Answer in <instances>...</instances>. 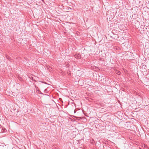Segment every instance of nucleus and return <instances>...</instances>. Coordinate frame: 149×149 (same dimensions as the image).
I'll list each match as a JSON object with an SVG mask.
<instances>
[{"mask_svg":"<svg viewBox=\"0 0 149 149\" xmlns=\"http://www.w3.org/2000/svg\"><path fill=\"white\" fill-rule=\"evenodd\" d=\"M74 56L77 58H81V55L80 54H77L74 55Z\"/></svg>","mask_w":149,"mask_h":149,"instance_id":"1","label":"nucleus"},{"mask_svg":"<svg viewBox=\"0 0 149 149\" xmlns=\"http://www.w3.org/2000/svg\"><path fill=\"white\" fill-rule=\"evenodd\" d=\"M93 141H94V140H92V142H91L92 143H93Z\"/></svg>","mask_w":149,"mask_h":149,"instance_id":"5","label":"nucleus"},{"mask_svg":"<svg viewBox=\"0 0 149 149\" xmlns=\"http://www.w3.org/2000/svg\"><path fill=\"white\" fill-rule=\"evenodd\" d=\"M71 72L70 71H68V72H67L68 74L69 75H70V74Z\"/></svg>","mask_w":149,"mask_h":149,"instance_id":"4","label":"nucleus"},{"mask_svg":"<svg viewBox=\"0 0 149 149\" xmlns=\"http://www.w3.org/2000/svg\"><path fill=\"white\" fill-rule=\"evenodd\" d=\"M47 69L49 71H51V70L52 69V68L49 66H47Z\"/></svg>","mask_w":149,"mask_h":149,"instance_id":"2","label":"nucleus"},{"mask_svg":"<svg viewBox=\"0 0 149 149\" xmlns=\"http://www.w3.org/2000/svg\"><path fill=\"white\" fill-rule=\"evenodd\" d=\"M116 73L118 74L119 75L120 74V72L118 70L116 71Z\"/></svg>","mask_w":149,"mask_h":149,"instance_id":"3","label":"nucleus"}]
</instances>
